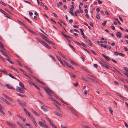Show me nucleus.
Returning <instances> with one entry per match:
<instances>
[{
    "label": "nucleus",
    "instance_id": "obj_60",
    "mask_svg": "<svg viewBox=\"0 0 128 128\" xmlns=\"http://www.w3.org/2000/svg\"><path fill=\"white\" fill-rule=\"evenodd\" d=\"M114 54L116 56H117L119 54V53H118L117 52H114Z\"/></svg>",
    "mask_w": 128,
    "mask_h": 128
},
{
    "label": "nucleus",
    "instance_id": "obj_54",
    "mask_svg": "<svg viewBox=\"0 0 128 128\" xmlns=\"http://www.w3.org/2000/svg\"><path fill=\"white\" fill-rule=\"evenodd\" d=\"M106 21H104V22L103 23H102V25L103 26H104L106 25Z\"/></svg>",
    "mask_w": 128,
    "mask_h": 128
},
{
    "label": "nucleus",
    "instance_id": "obj_3",
    "mask_svg": "<svg viewBox=\"0 0 128 128\" xmlns=\"http://www.w3.org/2000/svg\"><path fill=\"white\" fill-rule=\"evenodd\" d=\"M0 99L6 102L8 105L10 106L11 104L6 99L3 98L0 96Z\"/></svg>",
    "mask_w": 128,
    "mask_h": 128
},
{
    "label": "nucleus",
    "instance_id": "obj_39",
    "mask_svg": "<svg viewBox=\"0 0 128 128\" xmlns=\"http://www.w3.org/2000/svg\"><path fill=\"white\" fill-rule=\"evenodd\" d=\"M31 118V120L34 123H35V122H36L34 118H33L32 116H31V118Z\"/></svg>",
    "mask_w": 128,
    "mask_h": 128
},
{
    "label": "nucleus",
    "instance_id": "obj_8",
    "mask_svg": "<svg viewBox=\"0 0 128 128\" xmlns=\"http://www.w3.org/2000/svg\"><path fill=\"white\" fill-rule=\"evenodd\" d=\"M6 123L9 126H10L12 127H13L14 126H16V124H12L8 121H6Z\"/></svg>",
    "mask_w": 128,
    "mask_h": 128
},
{
    "label": "nucleus",
    "instance_id": "obj_40",
    "mask_svg": "<svg viewBox=\"0 0 128 128\" xmlns=\"http://www.w3.org/2000/svg\"><path fill=\"white\" fill-rule=\"evenodd\" d=\"M65 38H70L71 39H72V37L71 36H68V35H66Z\"/></svg>",
    "mask_w": 128,
    "mask_h": 128
},
{
    "label": "nucleus",
    "instance_id": "obj_15",
    "mask_svg": "<svg viewBox=\"0 0 128 128\" xmlns=\"http://www.w3.org/2000/svg\"><path fill=\"white\" fill-rule=\"evenodd\" d=\"M4 110V108L3 107L0 108V112L4 115L5 114L3 112V110Z\"/></svg>",
    "mask_w": 128,
    "mask_h": 128
},
{
    "label": "nucleus",
    "instance_id": "obj_18",
    "mask_svg": "<svg viewBox=\"0 0 128 128\" xmlns=\"http://www.w3.org/2000/svg\"><path fill=\"white\" fill-rule=\"evenodd\" d=\"M38 122L40 126L41 127L43 126L45 124L41 121H39Z\"/></svg>",
    "mask_w": 128,
    "mask_h": 128
},
{
    "label": "nucleus",
    "instance_id": "obj_64",
    "mask_svg": "<svg viewBox=\"0 0 128 128\" xmlns=\"http://www.w3.org/2000/svg\"><path fill=\"white\" fill-rule=\"evenodd\" d=\"M43 127H44V128H48L47 126L45 124H44V125Z\"/></svg>",
    "mask_w": 128,
    "mask_h": 128
},
{
    "label": "nucleus",
    "instance_id": "obj_58",
    "mask_svg": "<svg viewBox=\"0 0 128 128\" xmlns=\"http://www.w3.org/2000/svg\"><path fill=\"white\" fill-rule=\"evenodd\" d=\"M74 86L75 87H76L78 85V83L77 82L75 84H74Z\"/></svg>",
    "mask_w": 128,
    "mask_h": 128
},
{
    "label": "nucleus",
    "instance_id": "obj_16",
    "mask_svg": "<svg viewBox=\"0 0 128 128\" xmlns=\"http://www.w3.org/2000/svg\"><path fill=\"white\" fill-rule=\"evenodd\" d=\"M44 40L50 44H52L53 45L55 44L53 42H52L51 41H49L47 39H44Z\"/></svg>",
    "mask_w": 128,
    "mask_h": 128
},
{
    "label": "nucleus",
    "instance_id": "obj_62",
    "mask_svg": "<svg viewBox=\"0 0 128 128\" xmlns=\"http://www.w3.org/2000/svg\"><path fill=\"white\" fill-rule=\"evenodd\" d=\"M124 123L125 126L127 128H128V125L125 122H124Z\"/></svg>",
    "mask_w": 128,
    "mask_h": 128
},
{
    "label": "nucleus",
    "instance_id": "obj_45",
    "mask_svg": "<svg viewBox=\"0 0 128 128\" xmlns=\"http://www.w3.org/2000/svg\"><path fill=\"white\" fill-rule=\"evenodd\" d=\"M6 58V60L8 62H10V63H11L12 64H13V62H12L9 59H7V58Z\"/></svg>",
    "mask_w": 128,
    "mask_h": 128
},
{
    "label": "nucleus",
    "instance_id": "obj_34",
    "mask_svg": "<svg viewBox=\"0 0 128 128\" xmlns=\"http://www.w3.org/2000/svg\"><path fill=\"white\" fill-rule=\"evenodd\" d=\"M105 65H105V66H104V67H106V68H107L108 69H109V68L110 67V66H109V65H108L107 64V63H106V64Z\"/></svg>",
    "mask_w": 128,
    "mask_h": 128
},
{
    "label": "nucleus",
    "instance_id": "obj_21",
    "mask_svg": "<svg viewBox=\"0 0 128 128\" xmlns=\"http://www.w3.org/2000/svg\"><path fill=\"white\" fill-rule=\"evenodd\" d=\"M121 34L120 32H118L116 34V35L118 37H121Z\"/></svg>",
    "mask_w": 128,
    "mask_h": 128
},
{
    "label": "nucleus",
    "instance_id": "obj_61",
    "mask_svg": "<svg viewBox=\"0 0 128 128\" xmlns=\"http://www.w3.org/2000/svg\"><path fill=\"white\" fill-rule=\"evenodd\" d=\"M97 0L98 2V3L99 4H101L102 3V2L100 0Z\"/></svg>",
    "mask_w": 128,
    "mask_h": 128
},
{
    "label": "nucleus",
    "instance_id": "obj_44",
    "mask_svg": "<svg viewBox=\"0 0 128 128\" xmlns=\"http://www.w3.org/2000/svg\"><path fill=\"white\" fill-rule=\"evenodd\" d=\"M108 110L111 114H112L113 110L111 109L110 107L108 108Z\"/></svg>",
    "mask_w": 128,
    "mask_h": 128
},
{
    "label": "nucleus",
    "instance_id": "obj_11",
    "mask_svg": "<svg viewBox=\"0 0 128 128\" xmlns=\"http://www.w3.org/2000/svg\"><path fill=\"white\" fill-rule=\"evenodd\" d=\"M28 83L29 84L32 86H34L36 88H38V87L34 83H32V82H28Z\"/></svg>",
    "mask_w": 128,
    "mask_h": 128
},
{
    "label": "nucleus",
    "instance_id": "obj_57",
    "mask_svg": "<svg viewBox=\"0 0 128 128\" xmlns=\"http://www.w3.org/2000/svg\"><path fill=\"white\" fill-rule=\"evenodd\" d=\"M124 68L125 71L128 72V69H127L126 67H124Z\"/></svg>",
    "mask_w": 128,
    "mask_h": 128
},
{
    "label": "nucleus",
    "instance_id": "obj_23",
    "mask_svg": "<svg viewBox=\"0 0 128 128\" xmlns=\"http://www.w3.org/2000/svg\"><path fill=\"white\" fill-rule=\"evenodd\" d=\"M25 113L30 118H31V116H32L31 115V114L29 112L28 110L26 111V112H25Z\"/></svg>",
    "mask_w": 128,
    "mask_h": 128
},
{
    "label": "nucleus",
    "instance_id": "obj_19",
    "mask_svg": "<svg viewBox=\"0 0 128 128\" xmlns=\"http://www.w3.org/2000/svg\"><path fill=\"white\" fill-rule=\"evenodd\" d=\"M17 102L22 107L24 108L22 102L20 100H17Z\"/></svg>",
    "mask_w": 128,
    "mask_h": 128
},
{
    "label": "nucleus",
    "instance_id": "obj_30",
    "mask_svg": "<svg viewBox=\"0 0 128 128\" xmlns=\"http://www.w3.org/2000/svg\"><path fill=\"white\" fill-rule=\"evenodd\" d=\"M19 85L20 87L22 88H23L24 87V85L22 82H20Z\"/></svg>",
    "mask_w": 128,
    "mask_h": 128
},
{
    "label": "nucleus",
    "instance_id": "obj_35",
    "mask_svg": "<svg viewBox=\"0 0 128 128\" xmlns=\"http://www.w3.org/2000/svg\"><path fill=\"white\" fill-rule=\"evenodd\" d=\"M5 86L8 88H13L12 87L10 86V85L8 84H6Z\"/></svg>",
    "mask_w": 128,
    "mask_h": 128
},
{
    "label": "nucleus",
    "instance_id": "obj_25",
    "mask_svg": "<svg viewBox=\"0 0 128 128\" xmlns=\"http://www.w3.org/2000/svg\"><path fill=\"white\" fill-rule=\"evenodd\" d=\"M17 123L19 126H20L22 128H24V127L22 126V125L19 122H18L17 121L16 122Z\"/></svg>",
    "mask_w": 128,
    "mask_h": 128
},
{
    "label": "nucleus",
    "instance_id": "obj_52",
    "mask_svg": "<svg viewBox=\"0 0 128 128\" xmlns=\"http://www.w3.org/2000/svg\"><path fill=\"white\" fill-rule=\"evenodd\" d=\"M116 93L118 96L122 98V96L120 94L117 92Z\"/></svg>",
    "mask_w": 128,
    "mask_h": 128
},
{
    "label": "nucleus",
    "instance_id": "obj_37",
    "mask_svg": "<svg viewBox=\"0 0 128 128\" xmlns=\"http://www.w3.org/2000/svg\"><path fill=\"white\" fill-rule=\"evenodd\" d=\"M11 68H12L13 70H14L16 71L17 72H18V73H19V72L17 70L16 68L12 67H11Z\"/></svg>",
    "mask_w": 128,
    "mask_h": 128
},
{
    "label": "nucleus",
    "instance_id": "obj_14",
    "mask_svg": "<svg viewBox=\"0 0 128 128\" xmlns=\"http://www.w3.org/2000/svg\"><path fill=\"white\" fill-rule=\"evenodd\" d=\"M35 38L38 41L42 44V43H44V41L42 40H40L38 37H36Z\"/></svg>",
    "mask_w": 128,
    "mask_h": 128
},
{
    "label": "nucleus",
    "instance_id": "obj_10",
    "mask_svg": "<svg viewBox=\"0 0 128 128\" xmlns=\"http://www.w3.org/2000/svg\"><path fill=\"white\" fill-rule=\"evenodd\" d=\"M42 44L48 48L50 49L51 48V47L44 42V43H42Z\"/></svg>",
    "mask_w": 128,
    "mask_h": 128
},
{
    "label": "nucleus",
    "instance_id": "obj_6",
    "mask_svg": "<svg viewBox=\"0 0 128 128\" xmlns=\"http://www.w3.org/2000/svg\"><path fill=\"white\" fill-rule=\"evenodd\" d=\"M67 107L68 109L73 114H74L75 112H76V110L73 109L70 107L68 106Z\"/></svg>",
    "mask_w": 128,
    "mask_h": 128
},
{
    "label": "nucleus",
    "instance_id": "obj_38",
    "mask_svg": "<svg viewBox=\"0 0 128 128\" xmlns=\"http://www.w3.org/2000/svg\"><path fill=\"white\" fill-rule=\"evenodd\" d=\"M18 21L23 26H26V25L23 22L20 21L19 20H18Z\"/></svg>",
    "mask_w": 128,
    "mask_h": 128
},
{
    "label": "nucleus",
    "instance_id": "obj_43",
    "mask_svg": "<svg viewBox=\"0 0 128 128\" xmlns=\"http://www.w3.org/2000/svg\"><path fill=\"white\" fill-rule=\"evenodd\" d=\"M118 55L123 57L124 56H125L124 54L121 53H119Z\"/></svg>",
    "mask_w": 128,
    "mask_h": 128
},
{
    "label": "nucleus",
    "instance_id": "obj_42",
    "mask_svg": "<svg viewBox=\"0 0 128 128\" xmlns=\"http://www.w3.org/2000/svg\"><path fill=\"white\" fill-rule=\"evenodd\" d=\"M93 125L96 127L98 128H99L100 127V126L98 125L97 124H93Z\"/></svg>",
    "mask_w": 128,
    "mask_h": 128
},
{
    "label": "nucleus",
    "instance_id": "obj_47",
    "mask_svg": "<svg viewBox=\"0 0 128 128\" xmlns=\"http://www.w3.org/2000/svg\"><path fill=\"white\" fill-rule=\"evenodd\" d=\"M0 4L4 6H5L6 5V4H5L4 2L0 1Z\"/></svg>",
    "mask_w": 128,
    "mask_h": 128
},
{
    "label": "nucleus",
    "instance_id": "obj_29",
    "mask_svg": "<svg viewBox=\"0 0 128 128\" xmlns=\"http://www.w3.org/2000/svg\"><path fill=\"white\" fill-rule=\"evenodd\" d=\"M0 44V48L2 50L3 48H4V46L2 43H1Z\"/></svg>",
    "mask_w": 128,
    "mask_h": 128
},
{
    "label": "nucleus",
    "instance_id": "obj_36",
    "mask_svg": "<svg viewBox=\"0 0 128 128\" xmlns=\"http://www.w3.org/2000/svg\"><path fill=\"white\" fill-rule=\"evenodd\" d=\"M88 79H90V80H92V81L93 82H94L96 81V80L92 78H90V77H88Z\"/></svg>",
    "mask_w": 128,
    "mask_h": 128
},
{
    "label": "nucleus",
    "instance_id": "obj_28",
    "mask_svg": "<svg viewBox=\"0 0 128 128\" xmlns=\"http://www.w3.org/2000/svg\"><path fill=\"white\" fill-rule=\"evenodd\" d=\"M41 108H42V109L44 110V112L47 111L48 110L47 108H44V107L42 106H41Z\"/></svg>",
    "mask_w": 128,
    "mask_h": 128
},
{
    "label": "nucleus",
    "instance_id": "obj_26",
    "mask_svg": "<svg viewBox=\"0 0 128 128\" xmlns=\"http://www.w3.org/2000/svg\"><path fill=\"white\" fill-rule=\"evenodd\" d=\"M56 57L57 58V59H58V60L60 62V63H61L62 62V61L61 60V59L59 58V57L58 56H56Z\"/></svg>",
    "mask_w": 128,
    "mask_h": 128
},
{
    "label": "nucleus",
    "instance_id": "obj_33",
    "mask_svg": "<svg viewBox=\"0 0 128 128\" xmlns=\"http://www.w3.org/2000/svg\"><path fill=\"white\" fill-rule=\"evenodd\" d=\"M8 75L12 78L15 79H16V78L12 74H8Z\"/></svg>",
    "mask_w": 128,
    "mask_h": 128
},
{
    "label": "nucleus",
    "instance_id": "obj_17",
    "mask_svg": "<svg viewBox=\"0 0 128 128\" xmlns=\"http://www.w3.org/2000/svg\"><path fill=\"white\" fill-rule=\"evenodd\" d=\"M70 63H71L72 64H74L75 66H76L78 65L77 64L76 62L70 59Z\"/></svg>",
    "mask_w": 128,
    "mask_h": 128
},
{
    "label": "nucleus",
    "instance_id": "obj_46",
    "mask_svg": "<svg viewBox=\"0 0 128 128\" xmlns=\"http://www.w3.org/2000/svg\"><path fill=\"white\" fill-rule=\"evenodd\" d=\"M88 43L89 46H92V44L91 43V41H90V42H89Z\"/></svg>",
    "mask_w": 128,
    "mask_h": 128
},
{
    "label": "nucleus",
    "instance_id": "obj_12",
    "mask_svg": "<svg viewBox=\"0 0 128 128\" xmlns=\"http://www.w3.org/2000/svg\"><path fill=\"white\" fill-rule=\"evenodd\" d=\"M80 12L81 13H82L83 12V11L82 9H80V11H79L78 10H77L75 12V15L76 16H77V13L79 14L80 13Z\"/></svg>",
    "mask_w": 128,
    "mask_h": 128
},
{
    "label": "nucleus",
    "instance_id": "obj_4",
    "mask_svg": "<svg viewBox=\"0 0 128 128\" xmlns=\"http://www.w3.org/2000/svg\"><path fill=\"white\" fill-rule=\"evenodd\" d=\"M26 88H16V90L18 92L23 93L25 92Z\"/></svg>",
    "mask_w": 128,
    "mask_h": 128
},
{
    "label": "nucleus",
    "instance_id": "obj_51",
    "mask_svg": "<svg viewBox=\"0 0 128 128\" xmlns=\"http://www.w3.org/2000/svg\"><path fill=\"white\" fill-rule=\"evenodd\" d=\"M91 51L92 53H93L94 54V55H97V54L96 53V52L94 50H91Z\"/></svg>",
    "mask_w": 128,
    "mask_h": 128
},
{
    "label": "nucleus",
    "instance_id": "obj_22",
    "mask_svg": "<svg viewBox=\"0 0 128 128\" xmlns=\"http://www.w3.org/2000/svg\"><path fill=\"white\" fill-rule=\"evenodd\" d=\"M0 12L6 15H7L8 14L6 13L5 11L2 10V9H0Z\"/></svg>",
    "mask_w": 128,
    "mask_h": 128
},
{
    "label": "nucleus",
    "instance_id": "obj_55",
    "mask_svg": "<svg viewBox=\"0 0 128 128\" xmlns=\"http://www.w3.org/2000/svg\"><path fill=\"white\" fill-rule=\"evenodd\" d=\"M69 12L73 16H74V14L73 13V12L71 11H70Z\"/></svg>",
    "mask_w": 128,
    "mask_h": 128
},
{
    "label": "nucleus",
    "instance_id": "obj_50",
    "mask_svg": "<svg viewBox=\"0 0 128 128\" xmlns=\"http://www.w3.org/2000/svg\"><path fill=\"white\" fill-rule=\"evenodd\" d=\"M82 46H84V47L85 48H86V45L83 42H82Z\"/></svg>",
    "mask_w": 128,
    "mask_h": 128
},
{
    "label": "nucleus",
    "instance_id": "obj_31",
    "mask_svg": "<svg viewBox=\"0 0 128 128\" xmlns=\"http://www.w3.org/2000/svg\"><path fill=\"white\" fill-rule=\"evenodd\" d=\"M48 56L50 57L54 61H55V58L54 57L50 55H48Z\"/></svg>",
    "mask_w": 128,
    "mask_h": 128
},
{
    "label": "nucleus",
    "instance_id": "obj_1",
    "mask_svg": "<svg viewBox=\"0 0 128 128\" xmlns=\"http://www.w3.org/2000/svg\"><path fill=\"white\" fill-rule=\"evenodd\" d=\"M30 76L32 77L33 78H34V80H36L38 82L44 85V88H49L47 86L45 83H43L42 82L40 81L39 80H38V79L36 78L35 76H34L31 74H30Z\"/></svg>",
    "mask_w": 128,
    "mask_h": 128
},
{
    "label": "nucleus",
    "instance_id": "obj_20",
    "mask_svg": "<svg viewBox=\"0 0 128 128\" xmlns=\"http://www.w3.org/2000/svg\"><path fill=\"white\" fill-rule=\"evenodd\" d=\"M31 110H32V112L34 114H35L36 115L38 116H40L38 114V113L36 111H35L32 108Z\"/></svg>",
    "mask_w": 128,
    "mask_h": 128
},
{
    "label": "nucleus",
    "instance_id": "obj_5",
    "mask_svg": "<svg viewBox=\"0 0 128 128\" xmlns=\"http://www.w3.org/2000/svg\"><path fill=\"white\" fill-rule=\"evenodd\" d=\"M7 50H6L4 48H3L2 50H0V52L2 54L4 55V54H6V52H7Z\"/></svg>",
    "mask_w": 128,
    "mask_h": 128
},
{
    "label": "nucleus",
    "instance_id": "obj_41",
    "mask_svg": "<svg viewBox=\"0 0 128 128\" xmlns=\"http://www.w3.org/2000/svg\"><path fill=\"white\" fill-rule=\"evenodd\" d=\"M50 126H52V127L54 126L55 125L53 124V123L51 122V121L50 122Z\"/></svg>",
    "mask_w": 128,
    "mask_h": 128
},
{
    "label": "nucleus",
    "instance_id": "obj_32",
    "mask_svg": "<svg viewBox=\"0 0 128 128\" xmlns=\"http://www.w3.org/2000/svg\"><path fill=\"white\" fill-rule=\"evenodd\" d=\"M0 71L4 73V74H5L7 75V72L6 71L2 70H0Z\"/></svg>",
    "mask_w": 128,
    "mask_h": 128
},
{
    "label": "nucleus",
    "instance_id": "obj_63",
    "mask_svg": "<svg viewBox=\"0 0 128 128\" xmlns=\"http://www.w3.org/2000/svg\"><path fill=\"white\" fill-rule=\"evenodd\" d=\"M43 127H44V128H48L47 126L45 124H44V125Z\"/></svg>",
    "mask_w": 128,
    "mask_h": 128
},
{
    "label": "nucleus",
    "instance_id": "obj_13",
    "mask_svg": "<svg viewBox=\"0 0 128 128\" xmlns=\"http://www.w3.org/2000/svg\"><path fill=\"white\" fill-rule=\"evenodd\" d=\"M54 113L56 115L58 116H59L60 117H62V114H60L58 112L56 111H54Z\"/></svg>",
    "mask_w": 128,
    "mask_h": 128
},
{
    "label": "nucleus",
    "instance_id": "obj_49",
    "mask_svg": "<svg viewBox=\"0 0 128 128\" xmlns=\"http://www.w3.org/2000/svg\"><path fill=\"white\" fill-rule=\"evenodd\" d=\"M74 42L75 43L78 44L79 46H81V44L80 43H79L78 42L76 41H74Z\"/></svg>",
    "mask_w": 128,
    "mask_h": 128
},
{
    "label": "nucleus",
    "instance_id": "obj_7",
    "mask_svg": "<svg viewBox=\"0 0 128 128\" xmlns=\"http://www.w3.org/2000/svg\"><path fill=\"white\" fill-rule=\"evenodd\" d=\"M99 62L101 64L102 66L104 67V66L105 65H106L105 64L107 63L106 62L104 61H103L102 62L100 61Z\"/></svg>",
    "mask_w": 128,
    "mask_h": 128
},
{
    "label": "nucleus",
    "instance_id": "obj_2",
    "mask_svg": "<svg viewBox=\"0 0 128 128\" xmlns=\"http://www.w3.org/2000/svg\"><path fill=\"white\" fill-rule=\"evenodd\" d=\"M44 90L47 94L51 96H52L51 94L52 93V91L51 90L50 88H44Z\"/></svg>",
    "mask_w": 128,
    "mask_h": 128
},
{
    "label": "nucleus",
    "instance_id": "obj_59",
    "mask_svg": "<svg viewBox=\"0 0 128 128\" xmlns=\"http://www.w3.org/2000/svg\"><path fill=\"white\" fill-rule=\"evenodd\" d=\"M7 57V58H10V57L8 56L6 54H4V55Z\"/></svg>",
    "mask_w": 128,
    "mask_h": 128
},
{
    "label": "nucleus",
    "instance_id": "obj_56",
    "mask_svg": "<svg viewBox=\"0 0 128 128\" xmlns=\"http://www.w3.org/2000/svg\"><path fill=\"white\" fill-rule=\"evenodd\" d=\"M87 126H88L83 125L82 126V127L83 128H87Z\"/></svg>",
    "mask_w": 128,
    "mask_h": 128
},
{
    "label": "nucleus",
    "instance_id": "obj_9",
    "mask_svg": "<svg viewBox=\"0 0 128 128\" xmlns=\"http://www.w3.org/2000/svg\"><path fill=\"white\" fill-rule=\"evenodd\" d=\"M102 55L105 58L107 61H109L110 60V58L108 56H106L104 54H102Z\"/></svg>",
    "mask_w": 128,
    "mask_h": 128
},
{
    "label": "nucleus",
    "instance_id": "obj_53",
    "mask_svg": "<svg viewBox=\"0 0 128 128\" xmlns=\"http://www.w3.org/2000/svg\"><path fill=\"white\" fill-rule=\"evenodd\" d=\"M83 49L84 50H85L88 53H90V52H89V51H88L87 49H86L84 48H83Z\"/></svg>",
    "mask_w": 128,
    "mask_h": 128
},
{
    "label": "nucleus",
    "instance_id": "obj_27",
    "mask_svg": "<svg viewBox=\"0 0 128 128\" xmlns=\"http://www.w3.org/2000/svg\"><path fill=\"white\" fill-rule=\"evenodd\" d=\"M24 19L26 20L29 22L31 24H32V22L31 21H30L29 19H28L27 18H26L25 17H24Z\"/></svg>",
    "mask_w": 128,
    "mask_h": 128
},
{
    "label": "nucleus",
    "instance_id": "obj_48",
    "mask_svg": "<svg viewBox=\"0 0 128 128\" xmlns=\"http://www.w3.org/2000/svg\"><path fill=\"white\" fill-rule=\"evenodd\" d=\"M96 18L98 19H100V17L99 15H98V13L96 14Z\"/></svg>",
    "mask_w": 128,
    "mask_h": 128
},
{
    "label": "nucleus",
    "instance_id": "obj_24",
    "mask_svg": "<svg viewBox=\"0 0 128 128\" xmlns=\"http://www.w3.org/2000/svg\"><path fill=\"white\" fill-rule=\"evenodd\" d=\"M40 34L42 36L44 40V39H46V38H47L46 36H45L44 35L40 33Z\"/></svg>",
    "mask_w": 128,
    "mask_h": 128
}]
</instances>
